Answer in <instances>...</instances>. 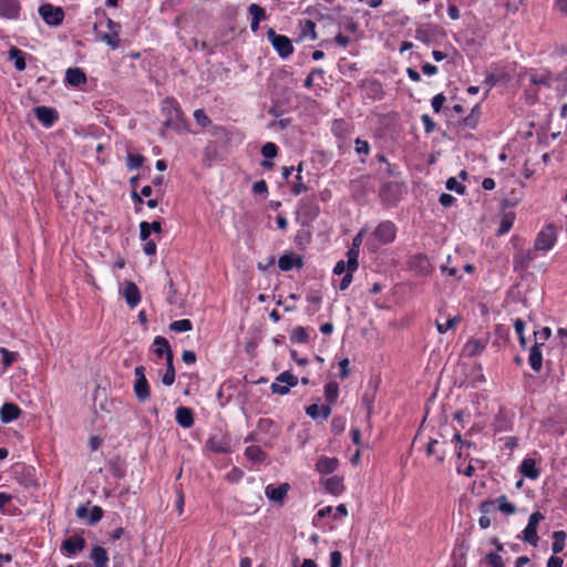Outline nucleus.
I'll return each mask as SVG.
<instances>
[{
	"label": "nucleus",
	"instance_id": "obj_51",
	"mask_svg": "<svg viewBox=\"0 0 567 567\" xmlns=\"http://www.w3.org/2000/svg\"><path fill=\"white\" fill-rule=\"evenodd\" d=\"M248 11H249L252 20H256V21L260 22L261 20L266 19V11H265V9L262 7L256 4V3H251L248 7Z\"/></svg>",
	"mask_w": 567,
	"mask_h": 567
},
{
	"label": "nucleus",
	"instance_id": "obj_6",
	"mask_svg": "<svg viewBox=\"0 0 567 567\" xmlns=\"http://www.w3.org/2000/svg\"><path fill=\"white\" fill-rule=\"evenodd\" d=\"M38 12L43 21L50 27L61 25L65 16L61 7H55L51 3L41 4Z\"/></svg>",
	"mask_w": 567,
	"mask_h": 567
},
{
	"label": "nucleus",
	"instance_id": "obj_47",
	"mask_svg": "<svg viewBox=\"0 0 567 567\" xmlns=\"http://www.w3.org/2000/svg\"><path fill=\"white\" fill-rule=\"evenodd\" d=\"M292 342L306 343L309 339V334L303 327H296L290 336Z\"/></svg>",
	"mask_w": 567,
	"mask_h": 567
},
{
	"label": "nucleus",
	"instance_id": "obj_52",
	"mask_svg": "<svg viewBox=\"0 0 567 567\" xmlns=\"http://www.w3.org/2000/svg\"><path fill=\"white\" fill-rule=\"evenodd\" d=\"M101 40L110 45L113 50L120 47L118 33L109 31L101 37Z\"/></svg>",
	"mask_w": 567,
	"mask_h": 567
},
{
	"label": "nucleus",
	"instance_id": "obj_59",
	"mask_svg": "<svg viewBox=\"0 0 567 567\" xmlns=\"http://www.w3.org/2000/svg\"><path fill=\"white\" fill-rule=\"evenodd\" d=\"M354 150L359 155H368L370 152V146L367 141H363L361 138H355L354 141Z\"/></svg>",
	"mask_w": 567,
	"mask_h": 567
},
{
	"label": "nucleus",
	"instance_id": "obj_55",
	"mask_svg": "<svg viewBox=\"0 0 567 567\" xmlns=\"http://www.w3.org/2000/svg\"><path fill=\"white\" fill-rule=\"evenodd\" d=\"M308 190V187L307 185L302 182V176L300 174H297L296 175V182L293 183L292 187H291V193L295 195V196H298L300 195L301 193L303 192H307Z\"/></svg>",
	"mask_w": 567,
	"mask_h": 567
},
{
	"label": "nucleus",
	"instance_id": "obj_45",
	"mask_svg": "<svg viewBox=\"0 0 567 567\" xmlns=\"http://www.w3.org/2000/svg\"><path fill=\"white\" fill-rule=\"evenodd\" d=\"M169 329L174 332H186V331H190L193 329V323L188 319H181V320L173 321L169 324Z\"/></svg>",
	"mask_w": 567,
	"mask_h": 567
},
{
	"label": "nucleus",
	"instance_id": "obj_60",
	"mask_svg": "<svg viewBox=\"0 0 567 567\" xmlns=\"http://www.w3.org/2000/svg\"><path fill=\"white\" fill-rule=\"evenodd\" d=\"M486 560L492 567H505L503 558L496 553H489L486 555Z\"/></svg>",
	"mask_w": 567,
	"mask_h": 567
},
{
	"label": "nucleus",
	"instance_id": "obj_29",
	"mask_svg": "<svg viewBox=\"0 0 567 567\" xmlns=\"http://www.w3.org/2000/svg\"><path fill=\"white\" fill-rule=\"evenodd\" d=\"M326 491L333 495H340L344 491L343 478L334 475L323 481Z\"/></svg>",
	"mask_w": 567,
	"mask_h": 567
},
{
	"label": "nucleus",
	"instance_id": "obj_49",
	"mask_svg": "<svg viewBox=\"0 0 567 567\" xmlns=\"http://www.w3.org/2000/svg\"><path fill=\"white\" fill-rule=\"evenodd\" d=\"M358 268H353L351 269V267L349 266V260L347 259V272L344 274V276L342 277L341 281H340V290H346L348 289V287L351 285L352 282V279H353V272L357 271Z\"/></svg>",
	"mask_w": 567,
	"mask_h": 567
},
{
	"label": "nucleus",
	"instance_id": "obj_56",
	"mask_svg": "<svg viewBox=\"0 0 567 567\" xmlns=\"http://www.w3.org/2000/svg\"><path fill=\"white\" fill-rule=\"evenodd\" d=\"M514 328L518 336L520 346L525 347V344H526V339L524 337L525 322L520 318H517L514 321Z\"/></svg>",
	"mask_w": 567,
	"mask_h": 567
},
{
	"label": "nucleus",
	"instance_id": "obj_14",
	"mask_svg": "<svg viewBox=\"0 0 567 567\" xmlns=\"http://www.w3.org/2000/svg\"><path fill=\"white\" fill-rule=\"evenodd\" d=\"M20 14L19 0H0V17L16 20Z\"/></svg>",
	"mask_w": 567,
	"mask_h": 567
},
{
	"label": "nucleus",
	"instance_id": "obj_58",
	"mask_svg": "<svg viewBox=\"0 0 567 567\" xmlns=\"http://www.w3.org/2000/svg\"><path fill=\"white\" fill-rule=\"evenodd\" d=\"M0 354L2 357V362H3L4 368L10 367L16 361V358H17L16 353L9 351L6 348H0Z\"/></svg>",
	"mask_w": 567,
	"mask_h": 567
},
{
	"label": "nucleus",
	"instance_id": "obj_13",
	"mask_svg": "<svg viewBox=\"0 0 567 567\" xmlns=\"http://www.w3.org/2000/svg\"><path fill=\"white\" fill-rule=\"evenodd\" d=\"M365 233V228H362L352 239V245L347 251V259L349 260V266L351 269L359 267V248L363 241V235Z\"/></svg>",
	"mask_w": 567,
	"mask_h": 567
},
{
	"label": "nucleus",
	"instance_id": "obj_24",
	"mask_svg": "<svg viewBox=\"0 0 567 567\" xmlns=\"http://www.w3.org/2000/svg\"><path fill=\"white\" fill-rule=\"evenodd\" d=\"M65 82L74 87L86 83L85 73L79 68H70L65 72Z\"/></svg>",
	"mask_w": 567,
	"mask_h": 567
},
{
	"label": "nucleus",
	"instance_id": "obj_64",
	"mask_svg": "<svg viewBox=\"0 0 567 567\" xmlns=\"http://www.w3.org/2000/svg\"><path fill=\"white\" fill-rule=\"evenodd\" d=\"M342 566V554L338 550H333L330 553V567H341Z\"/></svg>",
	"mask_w": 567,
	"mask_h": 567
},
{
	"label": "nucleus",
	"instance_id": "obj_50",
	"mask_svg": "<svg viewBox=\"0 0 567 567\" xmlns=\"http://www.w3.org/2000/svg\"><path fill=\"white\" fill-rule=\"evenodd\" d=\"M278 154V146L272 142H267L261 147V155L267 158L271 159L276 157Z\"/></svg>",
	"mask_w": 567,
	"mask_h": 567
},
{
	"label": "nucleus",
	"instance_id": "obj_38",
	"mask_svg": "<svg viewBox=\"0 0 567 567\" xmlns=\"http://www.w3.org/2000/svg\"><path fill=\"white\" fill-rule=\"evenodd\" d=\"M339 396V384L336 381H329L324 385V398L328 404L337 402Z\"/></svg>",
	"mask_w": 567,
	"mask_h": 567
},
{
	"label": "nucleus",
	"instance_id": "obj_30",
	"mask_svg": "<svg viewBox=\"0 0 567 567\" xmlns=\"http://www.w3.org/2000/svg\"><path fill=\"white\" fill-rule=\"evenodd\" d=\"M90 558L93 560L95 567H107L109 554L104 547H93L90 554Z\"/></svg>",
	"mask_w": 567,
	"mask_h": 567
},
{
	"label": "nucleus",
	"instance_id": "obj_28",
	"mask_svg": "<svg viewBox=\"0 0 567 567\" xmlns=\"http://www.w3.org/2000/svg\"><path fill=\"white\" fill-rule=\"evenodd\" d=\"M338 466H339L338 458L322 456L318 460V462L316 464V470L320 474H331L338 468Z\"/></svg>",
	"mask_w": 567,
	"mask_h": 567
},
{
	"label": "nucleus",
	"instance_id": "obj_26",
	"mask_svg": "<svg viewBox=\"0 0 567 567\" xmlns=\"http://www.w3.org/2000/svg\"><path fill=\"white\" fill-rule=\"evenodd\" d=\"M176 422L184 429H189L194 424L193 412L189 408L179 406L175 411Z\"/></svg>",
	"mask_w": 567,
	"mask_h": 567
},
{
	"label": "nucleus",
	"instance_id": "obj_11",
	"mask_svg": "<svg viewBox=\"0 0 567 567\" xmlns=\"http://www.w3.org/2000/svg\"><path fill=\"white\" fill-rule=\"evenodd\" d=\"M409 267L420 276H427L432 272L433 269L427 256L423 254H416L412 256L409 261Z\"/></svg>",
	"mask_w": 567,
	"mask_h": 567
},
{
	"label": "nucleus",
	"instance_id": "obj_46",
	"mask_svg": "<svg viewBox=\"0 0 567 567\" xmlns=\"http://www.w3.org/2000/svg\"><path fill=\"white\" fill-rule=\"evenodd\" d=\"M439 445V441L435 439H431L427 447H426V454L427 455H436L437 462L442 463L445 458V452L439 451L436 446Z\"/></svg>",
	"mask_w": 567,
	"mask_h": 567
},
{
	"label": "nucleus",
	"instance_id": "obj_23",
	"mask_svg": "<svg viewBox=\"0 0 567 567\" xmlns=\"http://www.w3.org/2000/svg\"><path fill=\"white\" fill-rule=\"evenodd\" d=\"M496 509L494 501H484L480 505V511L483 514L478 519V525L482 529H486L491 526V519L488 514L494 513Z\"/></svg>",
	"mask_w": 567,
	"mask_h": 567
},
{
	"label": "nucleus",
	"instance_id": "obj_40",
	"mask_svg": "<svg viewBox=\"0 0 567 567\" xmlns=\"http://www.w3.org/2000/svg\"><path fill=\"white\" fill-rule=\"evenodd\" d=\"M514 221H515V214L512 212L505 213L502 216L499 228L497 229V235L503 236L506 233H508L511 230V228L513 227Z\"/></svg>",
	"mask_w": 567,
	"mask_h": 567
},
{
	"label": "nucleus",
	"instance_id": "obj_41",
	"mask_svg": "<svg viewBox=\"0 0 567 567\" xmlns=\"http://www.w3.org/2000/svg\"><path fill=\"white\" fill-rule=\"evenodd\" d=\"M553 545L551 550L555 555L561 553L565 548L566 543V533L564 530H556L553 534Z\"/></svg>",
	"mask_w": 567,
	"mask_h": 567
},
{
	"label": "nucleus",
	"instance_id": "obj_21",
	"mask_svg": "<svg viewBox=\"0 0 567 567\" xmlns=\"http://www.w3.org/2000/svg\"><path fill=\"white\" fill-rule=\"evenodd\" d=\"M519 472L523 476L533 481H536L540 475V471L537 468L535 460L529 457L523 460L519 465Z\"/></svg>",
	"mask_w": 567,
	"mask_h": 567
},
{
	"label": "nucleus",
	"instance_id": "obj_63",
	"mask_svg": "<svg viewBox=\"0 0 567 567\" xmlns=\"http://www.w3.org/2000/svg\"><path fill=\"white\" fill-rule=\"evenodd\" d=\"M252 192L255 194L264 195L266 196L268 194V186L265 181H258L255 182L252 185Z\"/></svg>",
	"mask_w": 567,
	"mask_h": 567
},
{
	"label": "nucleus",
	"instance_id": "obj_4",
	"mask_svg": "<svg viewBox=\"0 0 567 567\" xmlns=\"http://www.w3.org/2000/svg\"><path fill=\"white\" fill-rule=\"evenodd\" d=\"M267 39L281 59H287L293 53V45L288 37L278 34L274 29H269L267 31Z\"/></svg>",
	"mask_w": 567,
	"mask_h": 567
},
{
	"label": "nucleus",
	"instance_id": "obj_57",
	"mask_svg": "<svg viewBox=\"0 0 567 567\" xmlns=\"http://www.w3.org/2000/svg\"><path fill=\"white\" fill-rule=\"evenodd\" d=\"M194 118L196 123L202 127H207L210 124L209 117L206 115L205 111L202 109L195 110Z\"/></svg>",
	"mask_w": 567,
	"mask_h": 567
},
{
	"label": "nucleus",
	"instance_id": "obj_16",
	"mask_svg": "<svg viewBox=\"0 0 567 567\" xmlns=\"http://www.w3.org/2000/svg\"><path fill=\"white\" fill-rule=\"evenodd\" d=\"M123 296L127 306L132 309L135 308L141 301L140 289L133 281H125Z\"/></svg>",
	"mask_w": 567,
	"mask_h": 567
},
{
	"label": "nucleus",
	"instance_id": "obj_42",
	"mask_svg": "<svg viewBox=\"0 0 567 567\" xmlns=\"http://www.w3.org/2000/svg\"><path fill=\"white\" fill-rule=\"evenodd\" d=\"M460 322H461V317L454 316V317L447 318L445 323H441L440 321L436 320L435 326L440 333H445L449 330L454 329Z\"/></svg>",
	"mask_w": 567,
	"mask_h": 567
},
{
	"label": "nucleus",
	"instance_id": "obj_36",
	"mask_svg": "<svg viewBox=\"0 0 567 567\" xmlns=\"http://www.w3.org/2000/svg\"><path fill=\"white\" fill-rule=\"evenodd\" d=\"M529 81L535 85H544L550 87L551 73L548 70H544L542 72H533L529 75Z\"/></svg>",
	"mask_w": 567,
	"mask_h": 567
},
{
	"label": "nucleus",
	"instance_id": "obj_39",
	"mask_svg": "<svg viewBox=\"0 0 567 567\" xmlns=\"http://www.w3.org/2000/svg\"><path fill=\"white\" fill-rule=\"evenodd\" d=\"M9 56L14 62V68L18 71H24L27 68V63L24 60V52L18 48H11L9 51Z\"/></svg>",
	"mask_w": 567,
	"mask_h": 567
},
{
	"label": "nucleus",
	"instance_id": "obj_5",
	"mask_svg": "<svg viewBox=\"0 0 567 567\" xmlns=\"http://www.w3.org/2000/svg\"><path fill=\"white\" fill-rule=\"evenodd\" d=\"M256 429L260 437H264V446L266 447L272 446V442L278 437L280 433V427L274 420L268 417L259 419Z\"/></svg>",
	"mask_w": 567,
	"mask_h": 567
},
{
	"label": "nucleus",
	"instance_id": "obj_22",
	"mask_svg": "<svg viewBox=\"0 0 567 567\" xmlns=\"http://www.w3.org/2000/svg\"><path fill=\"white\" fill-rule=\"evenodd\" d=\"M289 489L287 483L280 484L279 486L268 485L265 489L266 496L274 502L281 503L286 497Z\"/></svg>",
	"mask_w": 567,
	"mask_h": 567
},
{
	"label": "nucleus",
	"instance_id": "obj_34",
	"mask_svg": "<svg viewBox=\"0 0 567 567\" xmlns=\"http://www.w3.org/2000/svg\"><path fill=\"white\" fill-rule=\"evenodd\" d=\"M485 347L486 344L482 340L471 339L465 343L464 352L468 357H475L481 354L484 351Z\"/></svg>",
	"mask_w": 567,
	"mask_h": 567
},
{
	"label": "nucleus",
	"instance_id": "obj_32",
	"mask_svg": "<svg viewBox=\"0 0 567 567\" xmlns=\"http://www.w3.org/2000/svg\"><path fill=\"white\" fill-rule=\"evenodd\" d=\"M206 446L216 453H228L230 451L228 442L224 440L223 436L214 435L212 436L207 443Z\"/></svg>",
	"mask_w": 567,
	"mask_h": 567
},
{
	"label": "nucleus",
	"instance_id": "obj_3",
	"mask_svg": "<svg viewBox=\"0 0 567 567\" xmlns=\"http://www.w3.org/2000/svg\"><path fill=\"white\" fill-rule=\"evenodd\" d=\"M557 241V229L553 224L546 225L536 236L534 248L538 251L550 250Z\"/></svg>",
	"mask_w": 567,
	"mask_h": 567
},
{
	"label": "nucleus",
	"instance_id": "obj_7",
	"mask_svg": "<svg viewBox=\"0 0 567 567\" xmlns=\"http://www.w3.org/2000/svg\"><path fill=\"white\" fill-rule=\"evenodd\" d=\"M298 384V378L289 371L280 373L271 383L270 389L272 393L286 395L289 393L290 388Z\"/></svg>",
	"mask_w": 567,
	"mask_h": 567
},
{
	"label": "nucleus",
	"instance_id": "obj_43",
	"mask_svg": "<svg viewBox=\"0 0 567 567\" xmlns=\"http://www.w3.org/2000/svg\"><path fill=\"white\" fill-rule=\"evenodd\" d=\"M144 162L145 157L141 154L127 153L126 155V166L130 171L142 167Z\"/></svg>",
	"mask_w": 567,
	"mask_h": 567
},
{
	"label": "nucleus",
	"instance_id": "obj_37",
	"mask_svg": "<svg viewBox=\"0 0 567 567\" xmlns=\"http://www.w3.org/2000/svg\"><path fill=\"white\" fill-rule=\"evenodd\" d=\"M480 117H481V107L478 104H476L472 109V112L466 117L463 118V126L466 128H470V130L476 128V126L478 125V122H480Z\"/></svg>",
	"mask_w": 567,
	"mask_h": 567
},
{
	"label": "nucleus",
	"instance_id": "obj_12",
	"mask_svg": "<svg viewBox=\"0 0 567 567\" xmlns=\"http://www.w3.org/2000/svg\"><path fill=\"white\" fill-rule=\"evenodd\" d=\"M534 259H535V255L530 250H524V249L517 250L513 257L514 271H517L520 274L525 272L529 268V266Z\"/></svg>",
	"mask_w": 567,
	"mask_h": 567
},
{
	"label": "nucleus",
	"instance_id": "obj_25",
	"mask_svg": "<svg viewBox=\"0 0 567 567\" xmlns=\"http://www.w3.org/2000/svg\"><path fill=\"white\" fill-rule=\"evenodd\" d=\"M302 266V259L300 256H297L295 254H286L281 256L278 260V267L282 271H289L292 268L301 267Z\"/></svg>",
	"mask_w": 567,
	"mask_h": 567
},
{
	"label": "nucleus",
	"instance_id": "obj_35",
	"mask_svg": "<svg viewBox=\"0 0 567 567\" xmlns=\"http://www.w3.org/2000/svg\"><path fill=\"white\" fill-rule=\"evenodd\" d=\"M246 457L255 464H260L266 460V453L260 446L250 445L245 450Z\"/></svg>",
	"mask_w": 567,
	"mask_h": 567
},
{
	"label": "nucleus",
	"instance_id": "obj_31",
	"mask_svg": "<svg viewBox=\"0 0 567 567\" xmlns=\"http://www.w3.org/2000/svg\"><path fill=\"white\" fill-rule=\"evenodd\" d=\"M400 186L396 183H384L380 190V196L383 202L394 203L398 199L396 193Z\"/></svg>",
	"mask_w": 567,
	"mask_h": 567
},
{
	"label": "nucleus",
	"instance_id": "obj_18",
	"mask_svg": "<svg viewBox=\"0 0 567 567\" xmlns=\"http://www.w3.org/2000/svg\"><path fill=\"white\" fill-rule=\"evenodd\" d=\"M153 346L155 347L154 353L158 358L165 357L166 362L174 361L173 351L166 338L161 336L155 337Z\"/></svg>",
	"mask_w": 567,
	"mask_h": 567
},
{
	"label": "nucleus",
	"instance_id": "obj_44",
	"mask_svg": "<svg viewBox=\"0 0 567 567\" xmlns=\"http://www.w3.org/2000/svg\"><path fill=\"white\" fill-rule=\"evenodd\" d=\"M495 504L497 503V508L507 514L513 515L516 513V507L514 504L509 503L505 495L499 496L496 501H494Z\"/></svg>",
	"mask_w": 567,
	"mask_h": 567
},
{
	"label": "nucleus",
	"instance_id": "obj_17",
	"mask_svg": "<svg viewBox=\"0 0 567 567\" xmlns=\"http://www.w3.org/2000/svg\"><path fill=\"white\" fill-rule=\"evenodd\" d=\"M35 117L40 123H42L45 127H50L58 120L56 111L52 107L48 106H37L34 109Z\"/></svg>",
	"mask_w": 567,
	"mask_h": 567
},
{
	"label": "nucleus",
	"instance_id": "obj_19",
	"mask_svg": "<svg viewBox=\"0 0 567 567\" xmlns=\"http://www.w3.org/2000/svg\"><path fill=\"white\" fill-rule=\"evenodd\" d=\"M163 111L167 112V118L164 122L166 127H169L174 121L181 117V109L173 99L165 100Z\"/></svg>",
	"mask_w": 567,
	"mask_h": 567
},
{
	"label": "nucleus",
	"instance_id": "obj_62",
	"mask_svg": "<svg viewBox=\"0 0 567 567\" xmlns=\"http://www.w3.org/2000/svg\"><path fill=\"white\" fill-rule=\"evenodd\" d=\"M551 334V330L548 327L542 328L539 331L535 332L536 342L544 343L546 340L549 339Z\"/></svg>",
	"mask_w": 567,
	"mask_h": 567
},
{
	"label": "nucleus",
	"instance_id": "obj_10",
	"mask_svg": "<svg viewBox=\"0 0 567 567\" xmlns=\"http://www.w3.org/2000/svg\"><path fill=\"white\" fill-rule=\"evenodd\" d=\"M86 542L83 536L79 534H74L62 542L61 550L68 555L72 556L78 553H81L85 548Z\"/></svg>",
	"mask_w": 567,
	"mask_h": 567
},
{
	"label": "nucleus",
	"instance_id": "obj_48",
	"mask_svg": "<svg viewBox=\"0 0 567 567\" xmlns=\"http://www.w3.org/2000/svg\"><path fill=\"white\" fill-rule=\"evenodd\" d=\"M166 372L162 377L164 385L171 386L175 382L174 361L166 362Z\"/></svg>",
	"mask_w": 567,
	"mask_h": 567
},
{
	"label": "nucleus",
	"instance_id": "obj_15",
	"mask_svg": "<svg viewBox=\"0 0 567 567\" xmlns=\"http://www.w3.org/2000/svg\"><path fill=\"white\" fill-rule=\"evenodd\" d=\"M76 516L81 519L87 517L89 524L95 525L102 519L103 509L100 506H93L89 512V508L85 505H81L76 508Z\"/></svg>",
	"mask_w": 567,
	"mask_h": 567
},
{
	"label": "nucleus",
	"instance_id": "obj_9",
	"mask_svg": "<svg viewBox=\"0 0 567 567\" xmlns=\"http://www.w3.org/2000/svg\"><path fill=\"white\" fill-rule=\"evenodd\" d=\"M544 519V515L540 513V512H534L529 518H528V523L525 527V529L523 530V540L533 545V546H536L537 543H538V535H537V526L539 524L540 520Z\"/></svg>",
	"mask_w": 567,
	"mask_h": 567
},
{
	"label": "nucleus",
	"instance_id": "obj_2",
	"mask_svg": "<svg viewBox=\"0 0 567 567\" xmlns=\"http://www.w3.org/2000/svg\"><path fill=\"white\" fill-rule=\"evenodd\" d=\"M320 213L317 195L311 194L298 203L297 214L303 221H312Z\"/></svg>",
	"mask_w": 567,
	"mask_h": 567
},
{
	"label": "nucleus",
	"instance_id": "obj_54",
	"mask_svg": "<svg viewBox=\"0 0 567 567\" xmlns=\"http://www.w3.org/2000/svg\"><path fill=\"white\" fill-rule=\"evenodd\" d=\"M307 301L315 306L312 309L308 308V312L315 313L319 310L321 303V296L317 292H310L307 295Z\"/></svg>",
	"mask_w": 567,
	"mask_h": 567
},
{
	"label": "nucleus",
	"instance_id": "obj_33",
	"mask_svg": "<svg viewBox=\"0 0 567 567\" xmlns=\"http://www.w3.org/2000/svg\"><path fill=\"white\" fill-rule=\"evenodd\" d=\"M300 38L312 41L317 39L316 23L312 20L305 19L300 21Z\"/></svg>",
	"mask_w": 567,
	"mask_h": 567
},
{
	"label": "nucleus",
	"instance_id": "obj_53",
	"mask_svg": "<svg viewBox=\"0 0 567 567\" xmlns=\"http://www.w3.org/2000/svg\"><path fill=\"white\" fill-rule=\"evenodd\" d=\"M446 188L449 190H453L457 194H461L463 195L466 190L465 186L462 185L457 179L456 177H450L447 181H446Z\"/></svg>",
	"mask_w": 567,
	"mask_h": 567
},
{
	"label": "nucleus",
	"instance_id": "obj_1",
	"mask_svg": "<svg viewBox=\"0 0 567 567\" xmlns=\"http://www.w3.org/2000/svg\"><path fill=\"white\" fill-rule=\"evenodd\" d=\"M396 226L391 220L381 221L372 233L373 240L368 241L370 250L374 251L381 245H389L395 240Z\"/></svg>",
	"mask_w": 567,
	"mask_h": 567
},
{
	"label": "nucleus",
	"instance_id": "obj_8",
	"mask_svg": "<svg viewBox=\"0 0 567 567\" xmlns=\"http://www.w3.org/2000/svg\"><path fill=\"white\" fill-rule=\"evenodd\" d=\"M135 382H134V393L140 402H145L150 399V384L145 377V367L137 365L134 369Z\"/></svg>",
	"mask_w": 567,
	"mask_h": 567
},
{
	"label": "nucleus",
	"instance_id": "obj_20",
	"mask_svg": "<svg viewBox=\"0 0 567 567\" xmlns=\"http://www.w3.org/2000/svg\"><path fill=\"white\" fill-rule=\"evenodd\" d=\"M21 409L14 403H4L0 409V420L2 423L8 424L17 420L21 414Z\"/></svg>",
	"mask_w": 567,
	"mask_h": 567
},
{
	"label": "nucleus",
	"instance_id": "obj_27",
	"mask_svg": "<svg viewBox=\"0 0 567 567\" xmlns=\"http://www.w3.org/2000/svg\"><path fill=\"white\" fill-rule=\"evenodd\" d=\"M542 346L543 343L535 342L529 351L528 362L535 372H539L543 368V353L540 350Z\"/></svg>",
	"mask_w": 567,
	"mask_h": 567
},
{
	"label": "nucleus",
	"instance_id": "obj_61",
	"mask_svg": "<svg viewBox=\"0 0 567 567\" xmlns=\"http://www.w3.org/2000/svg\"><path fill=\"white\" fill-rule=\"evenodd\" d=\"M445 95L443 93L436 94L431 102L432 109L435 113L442 110L443 103L445 102Z\"/></svg>",
	"mask_w": 567,
	"mask_h": 567
}]
</instances>
